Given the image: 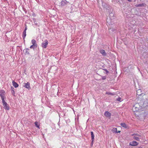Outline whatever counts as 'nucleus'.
<instances>
[{"instance_id": "f03ea898", "label": "nucleus", "mask_w": 148, "mask_h": 148, "mask_svg": "<svg viewBox=\"0 0 148 148\" xmlns=\"http://www.w3.org/2000/svg\"><path fill=\"white\" fill-rule=\"evenodd\" d=\"M133 136V138L134 140H136L137 141H139L140 138L141 137V135L137 134H134L132 135Z\"/></svg>"}, {"instance_id": "7ed1b4c3", "label": "nucleus", "mask_w": 148, "mask_h": 148, "mask_svg": "<svg viewBox=\"0 0 148 148\" xmlns=\"http://www.w3.org/2000/svg\"><path fill=\"white\" fill-rule=\"evenodd\" d=\"M2 102L4 108L6 110H9V106L7 103L5 102V100L2 101Z\"/></svg>"}, {"instance_id": "b1692460", "label": "nucleus", "mask_w": 148, "mask_h": 148, "mask_svg": "<svg viewBox=\"0 0 148 148\" xmlns=\"http://www.w3.org/2000/svg\"><path fill=\"white\" fill-rule=\"evenodd\" d=\"M27 29V27H25V30L24 31H26V30Z\"/></svg>"}, {"instance_id": "f3484780", "label": "nucleus", "mask_w": 148, "mask_h": 148, "mask_svg": "<svg viewBox=\"0 0 148 148\" xmlns=\"http://www.w3.org/2000/svg\"><path fill=\"white\" fill-rule=\"evenodd\" d=\"M26 31H24L23 32V34H22V37H23V39H25V38L26 37Z\"/></svg>"}, {"instance_id": "ddd939ff", "label": "nucleus", "mask_w": 148, "mask_h": 148, "mask_svg": "<svg viewBox=\"0 0 148 148\" xmlns=\"http://www.w3.org/2000/svg\"><path fill=\"white\" fill-rule=\"evenodd\" d=\"M12 84L13 86L15 88H17L18 86V84H17L16 82H14V81H13L12 82Z\"/></svg>"}, {"instance_id": "f257e3e1", "label": "nucleus", "mask_w": 148, "mask_h": 148, "mask_svg": "<svg viewBox=\"0 0 148 148\" xmlns=\"http://www.w3.org/2000/svg\"><path fill=\"white\" fill-rule=\"evenodd\" d=\"M142 107L140 106L139 103L135 104L133 107V110L135 112V114L136 116H138V115L136 113L139 112V111L141 109Z\"/></svg>"}, {"instance_id": "f8f14e48", "label": "nucleus", "mask_w": 148, "mask_h": 148, "mask_svg": "<svg viewBox=\"0 0 148 148\" xmlns=\"http://www.w3.org/2000/svg\"><path fill=\"white\" fill-rule=\"evenodd\" d=\"M104 115L106 116L109 117L110 116L111 114L109 112L107 111L105 112Z\"/></svg>"}, {"instance_id": "39448f33", "label": "nucleus", "mask_w": 148, "mask_h": 148, "mask_svg": "<svg viewBox=\"0 0 148 148\" xmlns=\"http://www.w3.org/2000/svg\"><path fill=\"white\" fill-rule=\"evenodd\" d=\"M5 92L3 90H1L0 92V96L1 97L2 101L4 100V96Z\"/></svg>"}, {"instance_id": "423d86ee", "label": "nucleus", "mask_w": 148, "mask_h": 148, "mask_svg": "<svg viewBox=\"0 0 148 148\" xmlns=\"http://www.w3.org/2000/svg\"><path fill=\"white\" fill-rule=\"evenodd\" d=\"M138 144V143L135 141H133L132 142H130V145L132 146H136Z\"/></svg>"}, {"instance_id": "1a4fd4ad", "label": "nucleus", "mask_w": 148, "mask_h": 148, "mask_svg": "<svg viewBox=\"0 0 148 148\" xmlns=\"http://www.w3.org/2000/svg\"><path fill=\"white\" fill-rule=\"evenodd\" d=\"M100 52L101 53L103 56H106V53L105 51L103 49H101L100 50Z\"/></svg>"}, {"instance_id": "6e6552de", "label": "nucleus", "mask_w": 148, "mask_h": 148, "mask_svg": "<svg viewBox=\"0 0 148 148\" xmlns=\"http://www.w3.org/2000/svg\"><path fill=\"white\" fill-rule=\"evenodd\" d=\"M67 1L66 0H62L61 2L60 5L61 6H63L66 4Z\"/></svg>"}, {"instance_id": "aec40b11", "label": "nucleus", "mask_w": 148, "mask_h": 148, "mask_svg": "<svg viewBox=\"0 0 148 148\" xmlns=\"http://www.w3.org/2000/svg\"><path fill=\"white\" fill-rule=\"evenodd\" d=\"M141 90H137V95H138L139 96L141 94H138V93H139V92H141Z\"/></svg>"}, {"instance_id": "9b49d317", "label": "nucleus", "mask_w": 148, "mask_h": 148, "mask_svg": "<svg viewBox=\"0 0 148 148\" xmlns=\"http://www.w3.org/2000/svg\"><path fill=\"white\" fill-rule=\"evenodd\" d=\"M146 4L144 3H143L139 4L136 5L135 6L136 7L145 6Z\"/></svg>"}, {"instance_id": "9d476101", "label": "nucleus", "mask_w": 148, "mask_h": 148, "mask_svg": "<svg viewBox=\"0 0 148 148\" xmlns=\"http://www.w3.org/2000/svg\"><path fill=\"white\" fill-rule=\"evenodd\" d=\"M32 44L33 45L35 46L36 47L37 46V44L36 43V41L34 39H32Z\"/></svg>"}, {"instance_id": "2eb2a0df", "label": "nucleus", "mask_w": 148, "mask_h": 148, "mask_svg": "<svg viewBox=\"0 0 148 148\" xmlns=\"http://www.w3.org/2000/svg\"><path fill=\"white\" fill-rule=\"evenodd\" d=\"M35 126L39 129H40V124L38 122L36 121L35 122Z\"/></svg>"}, {"instance_id": "a211bd4d", "label": "nucleus", "mask_w": 148, "mask_h": 148, "mask_svg": "<svg viewBox=\"0 0 148 148\" xmlns=\"http://www.w3.org/2000/svg\"><path fill=\"white\" fill-rule=\"evenodd\" d=\"M121 125L122 127L125 128H126L127 127L126 124L124 123H121Z\"/></svg>"}, {"instance_id": "0eeeda50", "label": "nucleus", "mask_w": 148, "mask_h": 148, "mask_svg": "<svg viewBox=\"0 0 148 148\" xmlns=\"http://www.w3.org/2000/svg\"><path fill=\"white\" fill-rule=\"evenodd\" d=\"M24 87L26 88L29 89L30 88V84L29 82H27L26 83H25Z\"/></svg>"}, {"instance_id": "393cba45", "label": "nucleus", "mask_w": 148, "mask_h": 148, "mask_svg": "<svg viewBox=\"0 0 148 148\" xmlns=\"http://www.w3.org/2000/svg\"><path fill=\"white\" fill-rule=\"evenodd\" d=\"M118 132V133H120V132L121 131H118V132Z\"/></svg>"}, {"instance_id": "dca6fc26", "label": "nucleus", "mask_w": 148, "mask_h": 148, "mask_svg": "<svg viewBox=\"0 0 148 148\" xmlns=\"http://www.w3.org/2000/svg\"><path fill=\"white\" fill-rule=\"evenodd\" d=\"M112 131L115 133H117V129L116 128H113L112 130Z\"/></svg>"}, {"instance_id": "412c9836", "label": "nucleus", "mask_w": 148, "mask_h": 148, "mask_svg": "<svg viewBox=\"0 0 148 148\" xmlns=\"http://www.w3.org/2000/svg\"><path fill=\"white\" fill-rule=\"evenodd\" d=\"M14 88L13 87L12 89V94L13 95H14V93H15L14 91Z\"/></svg>"}, {"instance_id": "a878e982", "label": "nucleus", "mask_w": 148, "mask_h": 148, "mask_svg": "<svg viewBox=\"0 0 148 148\" xmlns=\"http://www.w3.org/2000/svg\"><path fill=\"white\" fill-rule=\"evenodd\" d=\"M139 148H142V147H139Z\"/></svg>"}, {"instance_id": "4be33fe9", "label": "nucleus", "mask_w": 148, "mask_h": 148, "mask_svg": "<svg viewBox=\"0 0 148 148\" xmlns=\"http://www.w3.org/2000/svg\"><path fill=\"white\" fill-rule=\"evenodd\" d=\"M35 46H34V45H31L30 47L31 49L32 48V49H34Z\"/></svg>"}, {"instance_id": "4468645a", "label": "nucleus", "mask_w": 148, "mask_h": 148, "mask_svg": "<svg viewBox=\"0 0 148 148\" xmlns=\"http://www.w3.org/2000/svg\"><path fill=\"white\" fill-rule=\"evenodd\" d=\"M91 134V139L92 140V143L94 141V135L93 134V133L92 132H90Z\"/></svg>"}, {"instance_id": "6ab92c4d", "label": "nucleus", "mask_w": 148, "mask_h": 148, "mask_svg": "<svg viewBox=\"0 0 148 148\" xmlns=\"http://www.w3.org/2000/svg\"><path fill=\"white\" fill-rule=\"evenodd\" d=\"M106 94H107V95H114L113 93H111L110 92H106Z\"/></svg>"}, {"instance_id": "20e7f679", "label": "nucleus", "mask_w": 148, "mask_h": 148, "mask_svg": "<svg viewBox=\"0 0 148 148\" xmlns=\"http://www.w3.org/2000/svg\"><path fill=\"white\" fill-rule=\"evenodd\" d=\"M48 41L47 40H45L44 42L42 43V47L44 48H46L48 45Z\"/></svg>"}, {"instance_id": "5701e85b", "label": "nucleus", "mask_w": 148, "mask_h": 148, "mask_svg": "<svg viewBox=\"0 0 148 148\" xmlns=\"http://www.w3.org/2000/svg\"><path fill=\"white\" fill-rule=\"evenodd\" d=\"M121 97H119L117 99V100L118 101H121Z\"/></svg>"}]
</instances>
